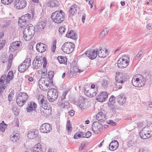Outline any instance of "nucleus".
<instances>
[{
    "instance_id": "22",
    "label": "nucleus",
    "mask_w": 152,
    "mask_h": 152,
    "mask_svg": "<svg viewBox=\"0 0 152 152\" xmlns=\"http://www.w3.org/2000/svg\"><path fill=\"white\" fill-rule=\"evenodd\" d=\"M36 48L38 51L41 53L44 52L48 49L47 45L42 43H37L36 45Z\"/></svg>"
},
{
    "instance_id": "8",
    "label": "nucleus",
    "mask_w": 152,
    "mask_h": 152,
    "mask_svg": "<svg viewBox=\"0 0 152 152\" xmlns=\"http://www.w3.org/2000/svg\"><path fill=\"white\" fill-rule=\"evenodd\" d=\"M58 97L57 90L53 88L50 89L47 94V98L50 102H53L56 100Z\"/></svg>"
},
{
    "instance_id": "44",
    "label": "nucleus",
    "mask_w": 152,
    "mask_h": 152,
    "mask_svg": "<svg viewBox=\"0 0 152 152\" xmlns=\"http://www.w3.org/2000/svg\"><path fill=\"white\" fill-rule=\"evenodd\" d=\"M60 102L61 106L64 108H67L69 106V104L67 102H65V101H62Z\"/></svg>"
},
{
    "instance_id": "27",
    "label": "nucleus",
    "mask_w": 152,
    "mask_h": 152,
    "mask_svg": "<svg viewBox=\"0 0 152 152\" xmlns=\"http://www.w3.org/2000/svg\"><path fill=\"white\" fill-rule=\"evenodd\" d=\"M31 152H42L41 144L38 143L35 145L31 150Z\"/></svg>"
},
{
    "instance_id": "43",
    "label": "nucleus",
    "mask_w": 152,
    "mask_h": 152,
    "mask_svg": "<svg viewBox=\"0 0 152 152\" xmlns=\"http://www.w3.org/2000/svg\"><path fill=\"white\" fill-rule=\"evenodd\" d=\"M115 97L114 96L112 95L109 98L108 104L109 105H113L115 102Z\"/></svg>"
},
{
    "instance_id": "63",
    "label": "nucleus",
    "mask_w": 152,
    "mask_h": 152,
    "mask_svg": "<svg viewBox=\"0 0 152 152\" xmlns=\"http://www.w3.org/2000/svg\"><path fill=\"white\" fill-rule=\"evenodd\" d=\"M12 79V77H9L7 76H6V82L7 83L8 82H9L10 80Z\"/></svg>"
},
{
    "instance_id": "41",
    "label": "nucleus",
    "mask_w": 152,
    "mask_h": 152,
    "mask_svg": "<svg viewBox=\"0 0 152 152\" xmlns=\"http://www.w3.org/2000/svg\"><path fill=\"white\" fill-rule=\"evenodd\" d=\"M84 94L86 95L89 97H93L95 96V93H92L89 91V90H86L85 89L84 91Z\"/></svg>"
},
{
    "instance_id": "11",
    "label": "nucleus",
    "mask_w": 152,
    "mask_h": 152,
    "mask_svg": "<svg viewBox=\"0 0 152 152\" xmlns=\"http://www.w3.org/2000/svg\"><path fill=\"white\" fill-rule=\"evenodd\" d=\"M14 4L17 9H22L26 6L27 2L26 0H16Z\"/></svg>"
},
{
    "instance_id": "23",
    "label": "nucleus",
    "mask_w": 152,
    "mask_h": 152,
    "mask_svg": "<svg viewBox=\"0 0 152 152\" xmlns=\"http://www.w3.org/2000/svg\"><path fill=\"white\" fill-rule=\"evenodd\" d=\"M141 75H136L134 76L132 79V84L136 87H139L140 86V84H138V82L141 79L140 78Z\"/></svg>"
},
{
    "instance_id": "4",
    "label": "nucleus",
    "mask_w": 152,
    "mask_h": 152,
    "mask_svg": "<svg viewBox=\"0 0 152 152\" xmlns=\"http://www.w3.org/2000/svg\"><path fill=\"white\" fill-rule=\"evenodd\" d=\"M28 97V94L24 92L19 93L16 97V102L18 105L22 107L26 102Z\"/></svg>"
},
{
    "instance_id": "15",
    "label": "nucleus",
    "mask_w": 152,
    "mask_h": 152,
    "mask_svg": "<svg viewBox=\"0 0 152 152\" xmlns=\"http://www.w3.org/2000/svg\"><path fill=\"white\" fill-rule=\"evenodd\" d=\"M40 132L43 133H48L52 130L51 126L49 123L43 124L40 127Z\"/></svg>"
},
{
    "instance_id": "16",
    "label": "nucleus",
    "mask_w": 152,
    "mask_h": 152,
    "mask_svg": "<svg viewBox=\"0 0 152 152\" xmlns=\"http://www.w3.org/2000/svg\"><path fill=\"white\" fill-rule=\"evenodd\" d=\"M37 104L33 101L29 102L28 103L26 107V111L27 112L32 113L36 111Z\"/></svg>"
},
{
    "instance_id": "45",
    "label": "nucleus",
    "mask_w": 152,
    "mask_h": 152,
    "mask_svg": "<svg viewBox=\"0 0 152 152\" xmlns=\"http://www.w3.org/2000/svg\"><path fill=\"white\" fill-rule=\"evenodd\" d=\"M6 77V75H2L0 79V85L1 86L3 85Z\"/></svg>"
},
{
    "instance_id": "32",
    "label": "nucleus",
    "mask_w": 152,
    "mask_h": 152,
    "mask_svg": "<svg viewBox=\"0 0 152 152\" xmlns=\"http://www.w3.org/2000/svg\"><path fill=\"white\" fill-rule=\"evenodd\" d=\"M59 3L57 0H50L48 1V5L50 7H55L58 6Z\"/></svg>"
},
{
    "instance_id": "13",
    "label": "nucleus",
    "mask_w": 152,
    "mask_h": 152,
    "mask_svg": "<svg viewBox=\"0 0 152 152\" xmlns=\"http://www.w3.org/2000/svg\"><path fill=\"white\" fill-rule=\"evenodd\" d=\"M43 60L46 61V58L42 57L39 58H36L33 62V66L34 69H37L42 65Z\"/></svg>"
},
{
    "instance_id": "7",
    "label": "nucleus",
    "mask_w": 152,
    "mask_h": 152,
    "mask_svg": "<svg viewBox=\"0 0 152 152\" xmlns=\"http://www.w3.org/2000/svg\"><path fill=\"white\" fill-rule=\"evenodd\" d=\"M30 14L27 13L21 17L18 21V24L21 27L26 25L30 20Z\"/></svg>"
},
{
    "instance_id": "33",
    "label": "nucleus",
    "mask_w": 152,
    "mask_h": 152,
    "mask_svg": "<svg viewBox=\"0 0 152 152\" xmlns=\"http://www.w3.org/2000/svg\"><path fill=\"white\" fill-rule=\"evenodd\" d=\"M19 137L18 133H13L10 136L11 140L13 142H16L19 139Z\"/></svg>"
},
{
    "instance_id": "38",
    "label": "nucleus",
    "mask_w": 152,
    "mask_h": 152,
    "mask_svg": "<svg viewBox=\"0 0 152 152\" xmlns=\"http://www.w3.org/2000/svg\"><path fill=\"white\" fill-rule=\"evenodd\" d=\"M109 31V30L107 28L104 29L100 34L99 36V37L101 38L104 37L105 35L107 34Z\"/></svg>"
},
{
    "instance_id": "48",
    "label": "nucleus",
    "mask_w": 152,
    "mask_h": 152,
    "mask_svg": "<svg viewBox=\"0 0 152 152\" xmlns=\"http://www.w3.org/2000/svg\"><path fill=\"white\" fill-rule=\"evenodd\" d=\"M68 91H64V92L62 93V95L61 97V101H62L64 99H65V97L66 95L68 93Z\"/></svg>"
},
{
    "instance_id": "54",
    "label": "nucleus",
    "mask_w": 152,
    "mask_h": 152,
    "mask_svg": "<svg viewBox=\"0 0 152 152\" xmlns=\"http://www.w3.org/2000/svg\"><path fill=\"white\" fill-rule=\"evenodd\" d=\"M10 21L9 20H7L4 21V22L3 27H6L9 25V23H10Z\"/></svg>"
},
{
    "instance_id": "25",
    "label": "nucleus",
    "mask_w": 152,
    "mask_h": 152,
    "mask_svg": "<svg viewBox=\"0 0 152 152\" xmlns=\"http://www.w3.org/2000/svg\"><path fill=\"white\" fill-rule=\"evenodd\" d=\"M118 142L116 140H113L109 145V149L110 151H115L118 148Z\"/></svg>"
},
{
    "instance_id": "29",
    "label": "nucleus",
    "mask_w": 152,
    "mask_h": 152,
    "mask_svg": "<svg viewBox=\"0 0 152 152\" xmlns=\"http://www.w3.org/2000/svg\"><path fill=\"white\" fill-rule=\"evenodd\" d=\"M66 36L67 37L74 40H76L77 39L76 34L73 30L68 31Z\"/></svg>"
},
{
    "instance_id": "46",
    "label": "nucleus",
    "mask_w": 152,
    "mask_h": 152,
    "mask_svg": "<svg viewBox=\"0 0 152 152\" xmlns=\"http://www.w3.org/2000/svg\"><path fill=\"white\" fill-rule=\"evenodd\" d=\"M13 0H1V2L5 4H9L12 3Z\"/></svg>"
},
{
    "instance_id": "28",
    "label": "nucleus",
    "mask_w": 152,
    "mask_h": 152,
    "mask_svg": "<svg viewBox=\"0 0 152 152\" xmlns=\"http://www.w3.org/2000/svg\"><path fill=\"white\" fill-rule=\"evenodd\" d=\"M37 130L33 129L28 132V137L30 139H32L36 137L37 135Z\"/></svg>"
},
{
    "instance_id": "10",
    "label": "nucleus",
    "mask_w": 152,
    "mask_h": 152,
    "mask_svg": "<svg viewBox=\"0 0 152 152\" xmlns=\"http://www.w3.org/2000/svg\"><path fill=\"white\" fill-rule=\"evenodd\" d=\"M127 77L126 73L117 72L116 73L115 81L117 83H123L126 81Z\"/></svg>"
},
{
    "instance_id": "1",
    "label": "nucleus",
    "mask_w": 152,
    "mask_h": 152,
    "mask_svg": "<svg viewBox=\"0 0 152 152\" xmlns=\"http://www.w3.org/2000/svg\"><path fill=\"white\" fill-rule=\"evenodd\" d=\"M52 21L56 23H60L66 18V14L63 11L60 10L54 12L51 16Z\"/></svg>"
},
{
    "instance_id": "56",
    "label": "nucleus",
    "mask_w": 152,
    "mask_h": 152,
    "mask_svg": "<svg viewBox=\"0 0 152 152\" xmlns=\"http://www.w3.org/2000/svg\"><path fill=\"white\" fill-rule=\"evenodd\" d=\"M107 123L109 124H110L113 126H115L116 124V122H114L112 120H110L108 121Z\"/></svg>"
},
{
    "instance_id": "50",
    "label": "nucleus",
    "mask_w": 152,
    "mask_h": 152,
    "mask_svg": "<svg viewBox=\"0 0 152 152\" xmlns=\"http://www.w3.org/2000/svg\"><path fill=\"white\" fill-rule=\"evenodd\" d=\"M56 42L54 41L53 42V45L51 47V51L53 52H54L55 51V50L56 48Z\"/></svg>"
},
{
    "instance_id": "9",
    "label": "nucleus",
    "mask_w": 152,
    "mask_h": 152,
    "mask_svg": "<svg viewBox=\"0 0 152 152\" xmlns=\"http://www.w3.org/2000/svg\"><path fill=\"white\" fill-rule=\"evenodd\" d=\"M31 60L30 58H27L18 66V69L19 72H23L25 71L31 65Z\"/></svg>"
},
{
    "instance_id": "30",
    "label": "nucleus",
    "mask_w": 152,
    "mask_h": 152,
    "mask_svg": "<svg viewBox=\"0 0 152 152\" xmlns=\"http://www.w3.org/2000/svg\"><path fill=\"white\" fill-rule=\"evenodd\" d=\"M77 6L75 4L72 5L69 10V15L72 16L75 15L77 12Z\"/></svg>"
},
{
    "instance_id": "59",
    "label": "nucleus",
    "mask_w": 152,
    "mask_h": 152,
    "mask_svg": "<svg viewBox=\"0 0 152 152\" xmlns=\"http://www.w3.org/2000/svg\"><path fill=\"white\" fill-rule=\"evenodd\" d=\"M134 144L133 141L132 140H129L127 143L128 146L130 147L132 146Z\"/></svg>"
},
{
    "instance_id": "51",
    "label": "nucleus",
    "mask_w": 152,
    "mask_h": 152,
    "mask_svg": "<svg viewBox=\"0 0 152 152\" xmlns=\"http://www.w3.org/2000/svg\"><path fill=\"white\" fill-rule=\"evenodd\" d=\"M98 89L97 87L95 89H89V91L91 93H95V96H96V95L97 93V92Z\"/></svg>"
},
{
    "instance_id": "20",
    "label": "nucleus",
    "mask_w": 152,
    "mask_h": 152,
    "mask_svg": "<svg viewBox=\"0 0 152 152\" xmlns=\"http://www.w3.org/2000/svg\"><path fill=\"white\" fill-rule=\"evenodd\" d=\"M41 96L42 97L41 98V96H39L38 99L40 106L42 107L41 108L50 107L48 106L49 104L48 103L46 99L44 97H42V96Z\"/></svg>"
},
{
    "instance_id": "26",
    "label": "nucleus",
    "mask_w": 152,
    "mask_h": 152,
    "mask_svg": "<svg viewBox=\"0 0 152 152\" xmlns=\"http://www.w3.org/2000/svg\"><path fill=\"white\" fill-rule=\"evenodd\" d=\"M96 118L98 121L101 122H103L106 119V116L103 113L100 112L97 114Z\"/></svg>"
},
{
    "instance_id": "52",
    "label": "nucleus",
    "mask_w": 152,
    "mask_h": 152,
    "mask_svg": "<svg viewBox=\"0 0 152 152\" xmlns=\"http://www.w3.org/2000/svg\"><path fill=\"white\" fill-rule=\"evenodd\" d=\"M13 55L12 54H10L9 56V58L8 60V62H9V65L10 66L12 62V59L13 58Z\"/></svg>"
},
{
    "instance_id": "17",
    "label": "nucleus",
    "mask_w": 152,
    "mask_h": 152,
    "mask_svg": "<svg viewBox=\"0 0 152 152\" xmlns=\"http://www.w3.org/2000/svg\"><path fill=\"white\" fill-rule=\"evenodd\" d=\"M22 45L21 42L20 41L13 42L10 45L9 50L11 52H13L19 48Z\"/></svg>"
},
{
    "instance_id": "49",
    "label": "nucleus",
    "mask_w": 152,
    "mask_h": 152,
    "mask_svg": "<svg viewBox=\"0 0 152 152\" xmlns=\"http://www.w3.org/2000/svg\"><path fill=\"white\" fill-rule=\"evenodd\" d=\"M13 96V93L12 91L8 95V100L9 102H11L12 101Z\"/></svg>"
},
{
    "instance_id": "42",
    "label": "nucleus",
    "mask_w": 152,
    "mask_h": 152,
    "mask_svg": "<svg viewBox=\"0 0 152 152\" xmlns=\"http://www.w3.org/2000/svg\"><path fill=\"white\" fill-rule=\"evenodd\" d=\"M7 127V125L5 124L4 121H3L0 124V131L4 132L5 131V129Z\"/></svg>"
},
{
    "instance_id": "31",
    "label": "nucleus",
    "mask_w": 152,
    "mask_h": 152,
    "mask_svg": "<svg viewBox=\"0 0 152 152\" xmlns=\"http://www.w3.org/2000/svg\"><path fill=\"white\" fill-rule=\"evenodd\" d=\"M118 102L121 105H123L126 102V98L124 95L121 94L118 97Z\"/></svg>"
},
{
    "instance_id": "12",
    "label": "nucleus",
    "mask_w": 152,
    "mask_h": 152,
    "mask_svg": "<svg viewBox=\"0 0 152 152\" xmlns=\"http://www.w3.org/2000/svg\"><path fill=\"white\" fill-rule=\"evenodd\" d=\"M97 48L89 50L86 51L85 53V54L90 59L93 60L97 57Z\"/></svg>"
},
{
    "instance_id": "3",
    "label": "nucleus",
    "mask_w": 152,
    "mask_h": 152,
    "mask_svg": "<svg viewBox=\"0 0 152 152\" xmlns=\"http://www.w3.org/2000/svg\"><path fill=\"white\" fill-rule=\"evenodd\" d=\"M140 135L141 138L145 139L152 136V126H147L140 131Z\"/></svg>"
},
{
    "instance_id": "2",
    "label": "nucleus",
    "mask_w": 152,
    "mask_h": 152,
    "mask_svg": "<svg viewBox=\"0 0 152 152\" xmlns=\"http://www.w3.org/2000/svg\"><path fill=\"white\" fill-rule=\"evenodd\" d=\"M35 33V27L31 24L28 25L23 32V37L26 41L30 40Z\"/></svg>"
},
{
    "instance_id": "40",
    "label": "nucleus",
    "mask_w": 152,
    "mask_h": 152,
    "mask_svg": "<svg viewBox=\"0 0 152 152\" xmlns=\"http://www.w3.org/2000/svg\"><path fill=\"white\" fill-rule=\"evenodd\" d=\"M108 84V81L104 79H103L101 82V86L104 88L107 87Z\"/></svg>"
},
{
    "instance_id": "34",
    "label": "nucleus",
    "mask_w": 152,
    "mask_h": 152,
    "mask_svg": "<svg viewBox=\"0 0 152 152\" xmlns=\"http://www.w3.org/2000/svg\"><path fill=\"white\" fill-rule=\"evenodd\" d=\"M46 26V23L45 22L41 21L39 22L37 25L36 26L37 28L39 30H42Z\"/></svg>"
},
{
    "instance_id": "18",
    "label": "nucleus",
    "mask_w": 152,
    "mask_h": 152,
    "mask_svg": "<svg viewBox=\"0 0 152 152\" xmlns=\"http://www.w3.org/2000/svg\"><path fill=\"white\" fill-rule=\"evenodd\" d=\"M97 55L98 56L101 58H104L107 57L109 53L107 50L100 47L97 48Z\"/></svg>"
},
{
    "instance_id": "39",
    "label": "nucleus",
    "mask_w": 152,
    "mask_h": 152,
    "mask_svg": "<svg viewBox=\"0 0 152 152\" xmlns=\"http://www.w3.org/2000/svg\"><path fill=\"white\" fill-rule=\"evenodd\" d=\"M141 77H142V78L140 77H139V78H140L141 79L140 80H140L137 82V83L138 84H140V86H139V87H141L142 86L145 84L146 80L144 77L143 76L141 75Z\"/></svg>"
},
{
    "instance_id": "64",
    "label": "nucleus",
    "mask_w": 152,
    "mask_h": 152,
    "mask_svg": "<svg viewBox=\"0 0 152 152\" xmlns=\"http://www.w3.org/2000/svg\"><path fill=\"white\" fill-rule=\"evenodd\" d=\"M147 28L149 30L152 29V24L151 23H149L146 26Z\"/></svg>"
},
{
    "instance_id": "6",
    "label": "nucleus",
    "mask_w": 152,
    "mask_h": 152,
    "mask_svg": "<svg viewBox=\"0 0 152 152\" xmlns=\"http://www.w3.org/2000/svg\"><path fill=\"white\" fill-rule=\"evenodd\" d=\"M75 48V45L72 42H66L62 47V50L65 53L69 54L73 52Z\"/></svg>"
},
{
    "instance_id": "60",
    "label": "nucleus",
    "mask_w": 152,
    "mask_h": 152,
    "mask_svg": "<svg viewBox=\"0 0 152 152\" xmlns=\"http://www.w3.org/2000/svg\"><path fill=\"white\" fill-rule=\"evenodd\" d=\"M5 44V41L4 40L3 41L0 43V50L2 48H3Z\"/></svg>"
},
{
    "instance_id": "57",
    "label": "nucleus",
    "mask_w": 152,
    "mask_h": 152,
    "mask_svg": "<svg viewBox=\"0 0 152 152\" xmlns=\"http://www.w3.org/2000/svg\"><path fill=\"white\" fill-rule=\"evenodd\" d=\"M143 52L141 50L139 51L137 54V55L136 56V57L135 58L136 59H138L142 55Z\"/></svg>"
},
{
    "instance_id": "35",
    "label": "nucleus",
    "mask_w": 152,
    "mask_h": 152,
    "mask_svg": "<svg viewBox=\"0 0 152 152\" xmlns=\"http://www.w3.org/2000/svg\"><path fill=\"white\" fill-rule=\"evenodd\" d=\"M45 78H43L41 79L40 80H39V87L40 88L42 89V90L43 88V86H42V84L43 85H45L46 86L48 87L49 86V84H46L45 85V84L44 83L45 82Z\"/></svg>"
},
{
    "instance_id": "21",
    "label": "nucleus",
    "mask_w": 152,
    "mask_h": 152,
    "mask_svg": "<svg viewBox=\"0 0 152 152\" xmlns=\"http://www.w3.org/2000/svg\"><path fill=\"white\" fill-rule=\"evenodd\" d=\"M108 94L106 92H102L97 96L96 100L101 102H104L107 98Z\"/></svg>"
},
{
    "instance_id": "53",
    "label": "nucleus",
    "mask_w": 152,
    "mask_h": 152,
    "mask_svg": "<svg viewBox=\"0 0 152 152\" xmlns=\"http://www.w3.org/2000/svg\"><path fill=\"white\" fill-rule=\"evenodd\" d=\"M91 135V132L89 131H88L85 133V136H83V137L85 138H88L90 137Z\"/></svg>"
},
{
    "instance_id": "47",
    "label": "nucleus",
    "mask_w": 152,
    "mask_h": 152,
    "mask_svg": "<svg viewBox=\"0 0 152 152\" xmlns=\"http://www.w3.org/2000/svg\"><path fill=\"white\" fill-rule=\"evenodd\" d=\"M54 72L53 71H50L48 72V77L50 79H52L54 76Z\"/></svg>"
},
{
    "instance_id": "14",
    "label": "nucleus",
    "mask_w": 152,
    "mask_h": 152,
    "mask_svg": "<svg viewBox=\"0 0 152 152\" xmlns=\"http://www.w3.org/2000/svg\"><path fill=\"white\" fill-rule=\"evenodd\" d=\"M102 127L103 125L98 121H94L92 124V130L95 134H97L98 132H100Z\"/></svg>"
},
{
    "instance_id": "24",
    "label": "nucleus",
    "mask_w": 152,
    "mask_h": 152,
    "mask_svg": "<svg viewBox=\"0 0 152 152\" xmlns=\"http://www.w3.org/2000/svg\"><path fill=\"white\" fill-rule=\"evenodd\" d=\"M41 113L45 116L50 115L51 113V110L50 107L40 108Z\"/></svg>"
},
{
    "instance_id": "58",
    "label": "nucleus",
    "mask_w": 152,
    "mask_h": 152,
    "mask_svg": "<svg viewBox=\"0 0 152 152\" xmlns=\"http://www.w3.org/2000/svg\"><path fill=\"white\" fill-rule=\"evenodd\" d=\"M65 28L63 27H60L59 28V32L61 34L64 32H65Z\"/></svg>"
},
{
    "instance_id": "5",
    "label": "nucleus",
    "mask_w": 152,
    "mask_h": 152,
    "mask_svg": "<svg viewBox=\"0 0 152 152\" xmlns=\"http://www.w3.org/2000/svg\"><path fill=\"white\" fill-rule=\"evenodd\" d=\"M129 61V58L127 55L123 56L118 60V67L122 69L126 67L128 65Z\"/></svg>"
},
{
    "instance_id": "62",
    "label": "nucleus",
    "mask_w": 152,
    "mask_h": 152,
    "mask_svg": "<svg viewBox=\"0 0 152 152\" xmlns=\"http://www.w3.org/2000/svg\"><path fill=\"white\" fill-rule=\"evenodd\" d=\"M13 75V72L12 71H10L8 72L7 76L10 77H12Z\"/></svg>"
},
{
    "instance_id": "36",
    "label": "nucleus",
    "mask_w": 152,
    "mask_h": 152,
    "mask_svg": "<svg viewBox=\"0 0 152 152\" xmlns=\"http://www.w3.org/2000/svg\"><path fill=\"white\" fill-rule=\"evenodd\" d=\"M60 64H66L67 63V58L65 56H58L57 58Z\"/></svg>"
},
{
    "instance_id": "37",
    "label": "nucleus",
    "mask_w": 152,
    "mask_h": 152,
    "mask_svg": "<svg viewBox=\"0 0 152 152\" xmlns=\"http://www.w3.org/2000/svg\"><path fill=\"white\" fill-rule=\"evenodd\" d=\"M66 129L68 132H71L72 130V124L69 120H67L66 125Z\"/></svg>"
},
{
    "instance_id": "61",
    "label": "nucleus",
    "mask_w": 152,
    "mask_h": 152,
    "mask_svg": "<svg viewBox=\"0 0 152 152\" xmlns=\"http://www.w3.org/2000/svg\"><path fill=\"white\" fill-rule=\"evenodd\" d=\"M69 114L71 116H73L75 114L74 111L72 110H71L69 112H68Z\"/></svg>"
},
{
    "instance_id": "19",
    "label": "nucleus",
    "mask_w": 152,
    "mask_h": 152,
    "mask_svg": "<svg viewBox=\"0 0 152 152\" xmlns=\"http://www.w3.org/2000/svg\"><path fill=\"white\" fill-rule=\"evenodd\" d=\"M88 100L83 97H80L78 103V105L81 110L86 108L87 107Z\"/></svg>"
},
{
    "instance_id": "55",
    "label": "nucleus",
    "mask_w": 152,
    "mask_h": 152,
    "mask_svg": "<svg viewBox=\"0 0 152 152\" xmlns=\"http://www.w3.org/2000/svg\"><path fill=\"white\" fill-rule=\"evenodd\" d=\"M78 138H81V136L80 133H76L74 136V138L75 139H77Z\"/></svg>"
}]
</instances>
